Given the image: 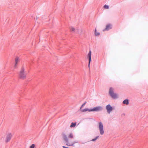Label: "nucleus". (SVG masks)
<instances>
[{
    "label": "nucleus",
    "mask_w": 148,
    "mask_h": 148,
    "mask_svg": "<svg viewBox=\"0 0 148 148\" xmlns=\"http://www.w3.org/2000/svg\"><path fill=\"white\" fill-rule=\"evenodd\" d=\"M18 76L19 78L22 79H24L26 78L27 74L24 66H22L21 68L18 73Z\"/></svg>",
    "instance_id": "1"
},
{
    "label": "nucleus",
    "mask_w": 148,
    "mask_h": 148,
    "mask_svg": "<svg viewBox=\"0 0 148 148\" xmlns=\"http://www.w3.org/2000/svg\"><path fill=\"white\" fill-rule=\"evenodd\" d=\"M63 136L64 140L66 142V145L68 146H73L75 144L77 143V142L72 140H69L66 135L64 134H63Z\"/></svg>",
    "instance_id": "2"
},
{
    "label": "nucleus",
    "mask_w": 148,
    "mask_h": 148,
    "mask_svg": "<svg viewBox=\"0 0 148 148\" xmlns=\"http://www.w3.org/2000/svg\"><path fill=\"white\" fill-rule=\"evenodd\" d=\"M113 91L114 89L112 87L110 88L109 91L110 94L112 98L114 99L117 98L118 97L117 95L114 93Z\"/></svg>",
    "instance_id": "3"
},
{
    "label": "nucleus",
    "mask_w": 148,
    "mask_h": 148,
    "mask_svg": "<svg viewBox=\"0 0 148 148\" xmlns=\"http://www.w3.org/2000/svg\"><path fill=\"white\" fill-rule=\"evenodd\" d=\"M99 128L101 134L103 135L104 134L103 127V124L101 122L99 123Z\"/></svg>",
    "instance_id": "4"
},
{
    "label": "nucleus",
    "mask_w": 148,
    "mask_h": 148,
    "mask_svg": "<svg viewBox=\"0 0 148 148\" xmlns=\"http://www.w3.org/2000/svg\"><path fill=\"white\" fill-rule=\"evenodd\" d=\"M102 109V108L101 106H97L91 109L90 111H91V112L99 111L101 110Z\"/></svg>",
    "instance_id": "5"
},
{
    "label": "nucleus",
    "mask_w": 148,
    "mask_h": 148,
    "mask_svg": "<svg viewBox=\"0 0 148 148\" xmlns=\"http://www.w3.org/2000/svg\"><path fill=\"white\" fill-rule=\"evenodd\" d=\"M12 137V135L11 133H8L6 136L5 139V142L6 143H7L9 142L10 140Z\"/></svg>",
    "instance_id": "6"
},
{
    "label": "nucleus",
    "mask_w": 148,
    "mask_h": 148,
    "mask_svg": "<svg viewBox=\"0 0 148 148\" xmlns=\"http://www.w3.org/2000/svg\"><path fill=\"white\" fill-rule=\"evenodd\" d=\"M106 108L107 110V112L109 113H110L112 111L113 109L112 108L109 104L106 106Z\"/></svg>",
    "instance_id": "7"
},
{
    "label": "nucleus",
    "mask_w": 148,
    "mask_h": 148,
    "mask_svg": "<svg viewBox=\"0 0 148 148\" xmlns=\"http://www.w3.org/2000/svg\"><path fill=\"white\" fill-rule=\"evenodd\" d=\"M75 33L79 35H81L82 34L83 30L79 28L76 27Z\"/></svg>",
    "instance_id": "8"
},
{
    "label": "nucleus",
    "mask_w": 148,
    "mask_h": 148,
    "mask_svg": "<svg viewBox=\"0 0 148 148\" xmlns=\"http://www.w3.org/2000/svg\"><path fill=\"white\" fill-rule=\"evenodd\" d=\"M87 57L89 58V63H88V67H89L90 62L91 60V51H90L89 52L87 56Z\"/></svg>",
    "instance_id": "9"
},
{
    "label": "nucleus",
    "mask_w": 148,
    "mask_h": 148,
    "mask_svg": "<svg viewBox=\"0 0 148 148\" xmlns=\"http://www.w3.org/2000/svg\"><path fill=\"white\" fill-rule=\"evenodd\" d=\"M111 28L112 25L110 24H108L106 25V28L105 29L103 30V31H104L106 30H108L110 29H111Z\"/></svg>",
    "instance_id": "10"
},
{
    "label": "nucleus",
    "mask_w": 148,
    "mask_h": 148,
    "mask_svg": "<svg viewBox=\"0 0 148 148\" xmlns=\"http://www.w3.org/2000/svg\"><path fill=\"white\" fill-rule=\"evenodd\" d=\"M19 61V59L18 57H16L15 58V64L14 65V67H16L17 66V64Z\"/></svg>",
    "instance_id": "11"
},
{
    "label": "nucleus",
    "mask_w": 148,
    "mask_h": 148,
    "mask_svg": "<svg viewBox=\"0 0 148 148\" xmlns=\"http://www.w3.org/2000/svg\"><path fill=\"white\" fill-rule=\"evenodd\" d=\"M76 124L77 123L76 122L74 123L72 122L71 123V125H70V127L71 128L74 127L76 126Z\"/></svg>",
    "instance_id": "12"
},
{
    "label": "nucleus",
    "mask_w": 148,
    "mask_h": 148,
    "mask_svg": "<svg viewBox=\"0 0 148 148\" xmlns=\"http://www.w3.org/2000/svg\"><path fill=\"white\" fill-rule=\"evenodd\" d=\"M68 137L70 138H72L74 137L73 134L72 133L69 134L68 135Z\"/></svg>",
    "instance_id": "13"
},
{
    "label": "nucleus",
    "mask_w": 148,
    "mask_h": 148,
    "mask_svg": "<svg viewBox=\"0 0 148 148\" xmlns=\"http://www.w3.org/2000/svg\"><path fill=\"white\" fill-rule=\"evenodd\" d=\"M91 110V109H88L87 108H85L84 109H81V110H81V111L82 112H86L87 111H88V112H91V111H90V110Z\"/></svg>",
    "instance_id": "14"
},
{
    "label": "nucleus",
    "mask_w": 148,
    "mask_h": 148,
    "mask_svg": "<svg viewBox=\"0 0 148 148\" xmlns=\"http://www.w3.org/2000/svg\"><path fill=\"white\" fill-rule=\"evenodd\" d=\"M123 103L124 104L127 105L129 103V100L128 99H125L123 101Z\"/></svg>",
    "instance_id": "15"
},
{
    "label": "nucleus",
    "mask_w": 148,
    "mask_h": 148,
    "mask_svg": "<svg viewBox=\"0 0 148 148\" xmlns=\"http://www.w3.org/2000/svg\"><path fill=\"white\" fill-rule=\"evenodd\" d=\"M76 28H75L73 27H71L70 28V30L71 32H75Z\"/></svg>",
    "instance_id": "16"
},
{
    "label": "nucleus",
    "mask_w": 148,
    "mask_h": 148,
    "mask_svg": "<svg viewBox=\"0 0 148 148\" xmlns=\"http://www.w3.org/2000/svg\"><path fill=\"white\" fill-rule=\"evenodd\" d=\"M103 8L105 9H108L109 8V6L105 5L103 6Z\"/></svg>",
    "instance_id": "17"
},
{
    "label": "nucleus",
    "mask_w": 148,
    "mask_h": 148,
    "mask_svg": "<svg viewBox=\"0 0 148 148\" xmlns=\"http://www.w3.org/2000/svg\"><path fill=\"white\" fill-rule=\"evenodd\" d=\"M95 35L96 36H99L100 34L99 33L97 32L96 30V29L95 30Z\"/></svg>",
    "instance_id": "18"
},
{
    "label": "nucleus",
    "mask_w": 148,
    "mask_h": 148,
    "mask_svg": "<svg viewBox=\"0 0 148 148\" xmlns=\"http://www.w3.org/2000/svg\"><path fill=\"white\" fill-rule=\"evenodd\" d=\"M86 103V102H85L84 103L82 104V105L81 106L80 108V110H81L82 109V108L84 106Z\"/></svg>",
    "instance_id": "19"
},
{
    "label": "nucleus",
    "mask_w": 148,
    "mask_h": 148,
    "mask_svg": "<svg viewBox=\"0 0 148 148\" xmlns=\"http://www.w3.org/2000/svg\"><path fill=\"white\" fill-rule=\"evenodd\" d=\"M35 145L34 144H32L30 147V148H34Z\"/></svg>",
    "instance_id": "20"
},
{
    "label": "nucleus",
    "mask_w": 148,
    "mask_h": 148,
    "mask_svg": "<svg viewBox=\"0 0 148 148\" xmlns=\"http://www.w3.org/2000/svg\"><path fill=\"white\" fill-rule=\"evenodd\" d=\"M99 136H97L95 138V139H92L91 141H95L97 138H98L99 137Z\"/></svg>",
    "instance_id": "21"
},
{
    "label": "nucleus",
    "mask_w": 148,
    "mask_h": 148,
    "mask_svg": "<svg viewBox=\"0 0 148 148\" xmlns=\"http://www.w3.org/2000/svg\"><path fill=\"white\" fill-rule=\"evenodd\" d=\"M63 148H69V147H65V146H63Z\"/></svg>",
    "instance_id": "22"
}]
</instances>
